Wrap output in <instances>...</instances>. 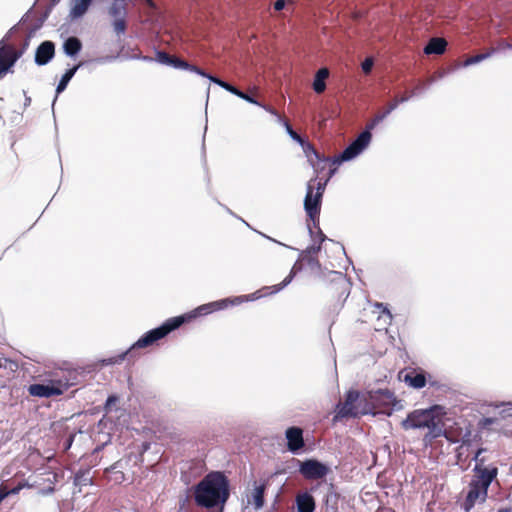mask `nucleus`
Masks as SVG:
<instances>
[{
  "label": "nucleus",
  "instance_id": "f257e3e1",
  "mask_svg": "<svg viewBox=\"0 0 512 512\" xmlns=\"http://www.w3.org/2000/svg\"><path fill=\"white\" fill-rule=\"evenodd\" d=\"M260 297H262V294H260V292H256L247 296H237L234 298H226L210 302L207 304H203L185 315L170 318L167 321H165L161 326L146 332L131 346L129 350L118 355L115 358H109L104 360V363L107 365L120 363L121 361L124 360L125 356L130 354L134 349L151 346L156 341L164 338L171 331L180 327L184 322L189 321L193 318L208 315L214 311L226 309L229 305H238L244 301H253L259 299Z\"/></svg>",
  "mask_w": 512,
  "mask_h": 512
},
{
  "label": "nucleus",
  "instance_id": "f03ea898",
  "mask_svg": "<svg viewBox=\"0 0 512 512\" xmlns=\"http://www.w3.org/2000/svg\"><path fill=\"white\" fill-rule=\"evenodd\" d=\"M229 497V484L221 472L207 474L196 486L194 499L197 505L212 508L224 504Z\"/></svg>",
  "mask_w": 512,
  "mask_h": 512
},
{
  "label": "nucleus",
  "instance_id": "7ed1b4c3",
  "mask_svg": "<svg viewBox=\"0 0 512 512\" xmlns=\"http://www.w3.org/2000/svg\"><path fill=\"white\" fill-rule=\"evenodd\" d=\"M496 478L495 471H485L477 468L476 474L472 476L467 486L465 498L461 503V508L464 512H470L475 506L486 502L488 489Z\"/></svg>",
  "mask_w": 512,
  "mask_h": 512
},
{
  "label": "nucleus",
  "instance_id": "20e7f679",
  "mask_svg": "<svg viewBox=\"0 0 512 512\" xmlns=\"http://www.w3.org/2000/svg\"><path fill=\"white\" fill-rule=\"evenodd\" d=\"M373 414L370 402V391L360 395L358 391L351 390L347 393L344 403L337 405V417H356L358 415Z\"/></svg>",
  "mask_w": 512,
  "mask_h": 512
},
{
  "label": "nucleus",
  "instance_id": "39448f33",
  "mask_svg": "<svg viewBox=\"0 0 512 512\" xmlns=\"http://www.w3.org/2000/svg\"><path fill=\"white\" fill-rule=\"evenodd\" d=\"M327 181L328 180L324 181L323 183L318 182L315 186L313 183L314 181L311 180L307 184V192L304 199V209L307 216L314 223V225L319 220L321 200Z\"/></svg>",
  "mask_w": 512,
  "mask_h": 512
},
{
  "label": "nucleus",
  "instance_id": "423d86ee",
  "mask_svg": "<svg viewBox=\"0 0 512 512\" xmlns=\"http://www.w3.org/2000/svg\"><path fill=\"white\" fill-rule=\"evenodd\" d=\"M401 424L405 430L428 428L434 437L437 436L435 432L437 423L434 408L414 410L408 414L407 418L404 419Z\"/></svg>",
  "mask_w": 512,
  "mask_h": 512
},
{
  "label": "nucleus",
  "instance_id": "0eeeda50",
  "mask_svg": "<svg viewBox=\"0 0 512 512\" xmlns=\"http://www.w3.org/2000/svg\"><path fill=\"white\" fill-rule=\"evenodd\" d=\"M371 128H367L361 132L358 137L334 160V163H342L350 161L360 155L369 145L372 135Z\"/></svg>",
  "mask_w": 512,
  "mask_h": 512
},
{
  "label": "nucleus",
  "instance_id": "6e6552de",
  "mask_svg": "<svg viewBox=\"0 0 512 512\" xmlns=\"http://www.w3.org/2000/svg\"><path fill=\"white\" fill-rule=\"evenodd\" d=\"M370 402L372 404L373 414L384 413L391 414L396 405L394 393L388 389H379L370 391Z\"/></svg>",
  "mask_w": 512,
  "mask_h": 512
},
{
  "label": "nucleus",
  "instance_id": "1a4fd4ad",
  "mask_svg": "<svg viewBox=\"0 0 512 512\" xmlns=\"http://www.w3.org/2000/svg\"><path fill=\"white\" fill-rule=\"evenodd\" d=\"M21 56V51H18L13 46L6 44L4 40L0 41V79L10 72L11 68Z\"/></svg>",
  "mask_w": 512,
  "mask_h": 512
},
{
  "label": "nucleus",
  "instance_id": "9d476101",
  "mask_svg": "<svg viewBox=\"0 0 512 512\" xmlns=\"http://www.w3.org/2000/svg\"><path fill=\"white\" fill-rule=\"evenodd\" d=\"M299 472L308 480H318L328 474L329 467L317 460L309 459L301 463Z\"/></svg>",
  "mask_w": 512,
  "mask_h": 512
},
{
  "label": "nucleus",
  "instance_id": "9b49d317",
  "mask_svg": "<svg viewBox=\"0 0 512 512\" xmlns=\"http://www.w3.org/2000/svg\"><path fill=\"white\" fill-rule=\"evenodd\" d=\"M266 483L264 481L253 483L252 490L247 494V504L253 505L255 509H261L264 505V492Z\"/></svg>",
  "mask_w": 512,
  "mask_h": 512
},
{
  "label": "nucleus",
  "instance_id": "f8f14e48",
  "mask_svg": "<svg viewBox=\"0 0 512 512\" xmlns=\"http://www.w3.org/2000/svg\"><path fill=\"white\" fill-rule=\"evenodd\" d=\"M29 394L35 397H51L62 394L60 386L52 384H32L28 388Z\"/></svg>",
  "mask_w": 512,
  "mask_h": 512
},
{
  "label": "nucleus",
  "instance_id": "ddd939ff",
  "mask_svg": "<svg viewBox=\"0 0 512 512\" xmlns=\"http://www.w3.org/2000/svg\"><path fill=\"white\" fill-rule=\"evenodd\" d=\"M55 53L54 43L51 41L42 42L35 53V62L37 65H46L53 57Z\"/></svg>",
  "mask_w": 512,
  "mask_h": 512
},
{
  "label": "nucleus",
  "instance_id": "4468645a",
  "mask_svg": "<svg viewBox=\"0 0 512 512\" xmlns=\"http://www.w3.org/2000/svg\"><path fill=\"white\" fill-rule=\"evenodd\" d=\"M288 449L296 452L304 446L303 432L298 427H290L286 430Z\"/></svg>",
  "mask_w": 512,
  "mask_h": 512
},
{
  "label": "nucleus",
  "instance_id": "2eb2a0df",
  "mask_svg": "<svg viewBox=\"0 0 512 512\" xmlns=\"http://www.w3.org/2000/svg\"><path fill=\"white\" fill-rule=\"evenodd\" d=\"M374 307L378 310L379 316L377 318L378 330L386 329L392 322V314L383 303H375Z\"/></svg>",
  "mask_w": 512,
  "mask_h": 512
},
{
  "label": "nucleus",
  "instance_id": "dca6fc26",
  "mask_svg": "<svg viewBox=\"0 0 512 512\" xmlns=\"http://www.w3.org/2000/svg\"><path fill=\"white\" fill-rule=\"evenodd\" d=\"M93 0H72L70 8V17L78 19L82 17L90 7Z\"/></svg>",
  "mask_w": 512,
  "mask_h": 512
},
{
  "label": "nucleus",
  "instance_id": "f3484780",
  "mask_svg": "<svg viewBox=\"0 0 512 512\" xmlns=\"http://www.w3.org/2000/svg\"><path fill=\"white\" fill-rule=\"evenodd\" d=\"M447 42L444 38H432L424 48V53L430 54H443L445 52Z\"/></svg>",
  "mask_w": 512,
  "mask_h": 512
},
{
  "label": "nucleus",
  "instance_id": "a211bd4d",
  "mask_svg": "<svg viewBox=\"0 0 512 512\" xmlns=\"http://www.w3.org/2000/svg\"><path fill=\"white\" fill-rule=\"evenodd\" d=\"M298 512H313L315 509V502L313 497L308 493H303L296 498Z\"/></svg>",
  "mask_w": 512,
  "mask_h": 512
},
{
  "label": "nucleus",
  "instance_id": "6ab92c4d",
  "mask_svg": "<svg viewBox=\"0 0 512 512\" xmlns=\"http://www.w3.org/2000/svg\"><path fill=\"white\" fill-rule=\"evenodd\" d=\"M329 76V70L327 68H321L317 71L314 81H313V90L316 93H322L326 89L325 80Z\"/></svg>",
  "mask_w": 512,
  "mask_h": 512
},
{
  "label": "nucleus",
  "instance_id": "aec40b11",
  "mask_svg": "<svg viewBox=\"0 0 512 512\" xmlns=\"http://www.w3.org/2000/svg\"><path fill=\"white\" fill-rule=\"evenodd\" d=\"M486 451L485 448H479L474 457H473V460L475 461V466L473 468V473L476 474V470L477 468H480V470H485V471H495L496 472V475L498 476V468L494 465H485V458L484 457H481L482 453H484Z\"/></svg>",
  "mask_w": 512,
  "mask_h": 512
},
{
  "label": "nucleus",
  "instance_id": "412c9836",
  "mask_svg": "<svg viewBox=\"0 0 512 512\" xmlns=\"http://www.w3.org/2000/svg\"><path fill=\"white\" fill-rule=\"evenodd\" d=\"M405 383L415 389H421L426 385V378L422 373H407L404 377Z\"/></svg>",
  "mask_w": 512,
  "mask_h": 512
},
{
  "label": "nucleus",
  "instance_id": "4be33fe9",
  "mask_svg": "<svg viewBox=\"0 0 512 512\" xmlns=\"http://www.w3.org/2000/svg\"><path fill=\"white\" fill-rule=\"evenodd\" d=\"M81 48V41L76 37H69L63 44L65 54L70 57H73L76 54H78Z\"/></svg>",
  "mask_w": 512,
  "mask_h": 512
},
{
  "label": "nucleus",
  "instance_id": "5701e85b",
  "mask_svg": "<svg viewBox=\"0 0 512 512\" xmlns=\"http://www.w3.org/2000/svg\"><path fill=\"white\" fill-rule=\"evenodd\" d=\"M126 1L127 0H114L113 4L109 8V15L113 18L126 17Z\"/></svg>",
  "mask_w": 512,
  "mask_h": 512
},
{
  "label": "nucleus",
  "instance_id": "b1692460",
  "mask_svg": "<svg viewBox=\"0 0 512 512\" xmlns=\"http://www.w3.org/2000/svg\"><path fill=\"white\" fill-rule=\"evenodd\" d=\"M81 66V64H78L76 66H74L73 68L71 69H68L61 77L58 85H57V88H56V93L57 94H60L61 92H63L69 81L72 79V77L75 75L76 71L79 69V67Z\"/></svg>",
  "mask_w": 512,
  "mask_h": 512
},
{
  "label": "nucleus",
  "instance_id": "393cba45",
  "mask_svg": "<svg viewBox=\"0 0 512 512\" xmlns=\"http://www.w3.org/2000/svg\"><path fill=\"white\" fill-rule=\"evenodd\" d=\"M298 270H300V267H298L297 263H295L294 266L292 267L289 275L280 284L274 285L271 287H267L266 289H271V292H270L271 294L281 291L283 288H285L288 284L291 283V281L293 280V278L296 275V272Z\"/></svg>",
  "mask_w": 512,
  "mask_h": 512
},
{
  "label": "nucleus",
  "instance_id": "a878e982",
  "mask_svg": "<svg viewBox=\"0 0 512 512\" xmlns=\"http://www.w3.org/2000/svg\"><path fill=\"white\" fill-rule=\"evenodd\" d=\"M399 105V101L397 99H394L393 101H391L386 109L383 111V113L381 114H378L377 116H375L374 120H373V123L369 126V128H373L374 125L382 122L390 113H392Z\"/></svg>",
  "mask_w": 512,
  "mask_h": 512
},
{
  "label": "nucleus",
  "instance_id": "bb28decb",
  "mask_svg": "<svg viewBox=\"0 0 512 512\" xmlns=\"http://www.w3.org/2000/svg\"><path fill=\"white\" fill-rule=\"evenodd\" d=\"M74 483L77 486H86L92 483V477L90 475V470H80L75 474Z\"/></svg>",
  "mask_w": 512,
  "mask_h": 512
},
{
  "label": "nucleus",
  "instance_id": "cd10ccee",
  "mask_svg": "<svg viewBox=\"0 0 512 512\" xmlns=\"http://www.w3.org/2000/svg\"><path fill=\"white\" fill-rule=\"evenodd\" d=\"M496 52V49L495 48H491L488 52L486 53H483V54H479V55H476V56H472V57H469L467 58L464 63H463V66L464 67H468V66H471L473 64H477L485 59H488L490 58L494 53Z\"/></svg>",
  "mask_w": 512,
  "mask_h": 512
},
{
  "label": "nucleus",
  "instance_id": "c85d7f7f",
  "mask_svg": "<svg viewBox=\"0 0 512 512\" xmlns=\"http://www.w3.org/2000/svg\"><path fill=\"white\" fill-rule=\"evenodd\" d=\"M210 81L219 85L221 88L225 89L226 91H228V92L232 93L233 95H236L237 97L240 98L242 91L239 90L238 88H236L235 86H233L217 77H210Z\"/></svg>",
  "mask_w": 512,
  "mask_h": 512
},
{
  "label": "nucleus",
  "instance_id": "c756f323",
  "mask_svg": "<svg viewBox=\"0 0 512 512\" xmlns=\"http://www.w3.org/2000/svg\"><path fill=\"white\" fill-rule=\"evenodd\" d=\"M210 81L219 85L221 88L225 89L226 91H228V92L232 93L233 95H236L237 97L240 98L242 91L239 90L238 88H236L235 86H233L217 77H210Z\"/></svg>",
  "mask_w": 512,
  "mask_h": 512
},
{
  "label": "nucleus",
  "instance_id": "7c9ffc66",
  "mask_svg": "<svg viewBox=\"0 0 512 512\" xmlns=\"http://www.w3.org/2000/svg\"><path fill=\"white\" fill-rule=\"evenodd\" d=\"M240 98L245 100V101H247V102H249V103H251V104H254V105L262 107L264 110H266L267 112H269L272 115H277V112L273 108H271L269 106H266L264 104H261L255 98L249 96L248 94H246L244 92L241 93Z\"/></svg>",
  "mask_w": 512,
  "mask_h": 512
},
{
  "label": "nucleus",
  "instance_id": "2f4dec72",
  "mask_svg": "<svg viewBox=\"0 0 512 512\" xmlns=\"http://www.w3.org/2000/svg\"><path fill=\"white\" fill-rule=\"evenodd\" d=\"M275 116L277 117L278 121H279V122H281V123L283 124V126L285 127V129H286V131H287L288 135H289V136H290L294 141H296L297 143L302 142V139H303V138H302L299 134H297V133L292 129V127L290 126V124H289L287 121L283 120V119L280 117V115H279L278 113H277V115H275Z\"/></svg>",
  "mask_w": 512,
  "mask_h": 512
},
{
  "label": "nucleus",
  "instance_id": "473e14b6",
  "mask_svg": "<svg viewBox=\"0 0 512 512\" xmlns=\"http://www.w3.org/2000/svg\"><path fill=\"white\" fill-rule=\"evenodd\" d=\"M113 30L117 36H121L126 31V20L125 17L122 18H114L112 22Z\"/></svg>",
  "mask_w": 512,
  "mask_h": 512
},
{
  "label": "nucleus",
  "instance_id": "72a5a7b5",
  "mask_svg": "<svg viewBox=\"0 0 512 512\" xmlns=\"http://www.w3.org/2000/svg\"><path fill=\"white\" fill-rule=\"evenodd\" d=\"M299 144L301 145L306 156L309 158V161H312V159L310 158L311 154L314 155L315 158H319L318 153L309 142H306L304 139H302V142H300Z\"/></svg>",
  "mask_w": 512,
  "mask_h": 512
},
{
  "label": "nucleus",
  "instance_id": "f704fd0d",
  "mask_svg": "<svg viewBox=\"0 0 512 512\" xmlns=\"http://www.w3.org/2000/svg\"><path fill=\"white\" fill-rule=\"evenodd\" d=\"M173 57L169 56L166 52L158 51L156 53V61L163 65L171 66Z\"/></svg>",
  "mask_w": 512,
  "mask_h": 512
},
{
  "label": "nucleus",
  "instance_id": "c9c22d12",
  "mask_svg": "<svg viewBox=\"0 0 512 512\" xmlns=\"http://www.w3.org/2000/svg\"><path fill=\"white\" fill-rule=\"evenodd\" d=\"M497 421L498 419L496 417H484L479 421L478 425L481 429H487L491 425L497 423Z\"/></svg>",
  "mask_w": 512,
  "mask_h": 512
},
{
  "label": "nucleus",
  "instance_id": "e433bc0d",
  "mask_svg": "<svg viewBox=\"0 0 512 512\" xmlns=\"http://www.w3.org/2000/svg\"><path fill=\"white\" fill-rule=\"evenodd\" d=\"M171 66L177 69L184 70H188V68H190V64L188 62L175 57H173Z\"/></svg>",
  "mask_w": 512,
  "mask_h": 512
},
{
  "label": "nucleus",
  "instance_id": "4c0bfd02",
  "mask_svg": "<svg viewBox=\"0 0 512 512\" xmlns=\"http://www.w3.org/2000/svg\"><path fill=\"white\" fill-rule=\"evenodd\" d=\"M373 65H374L373 58L368 57V58H366V59L362 62V64H361V68H362V70H363V72H364L365 74H368V73H370V72H371Z\"/></svg>",
  "mask_w": 512,
  "mask_h": 512
},
{
  "label": "nucleus",
  "instance_id": "58836bf2",
  "mask_svg": "<svg viewBox=\"0 0 512 512\" xmlns=\"http://www.w3.org/2000/svg\"><path fill=\"white\" fill-rule=\"evenodd\" d=\"M188 70L193 72V73H196V74H198V75H200L202 77L208 78L209 80H210V77H213L212 75L207 74L205 71H203L199 67L191 65V64H190V68H188Z\"/></svg>",
  "mask_w": 512,
  "mask_h": 512
},
{
  "label": "nucleus",
  "instance_id": "ea45409f",
  "mask_svg": "<svg viewBox=\"0 0 512 512\" xmlns=\"http://www.w3.org/2000/svg\"><path fill=\"white\" fill-rule=\"evenodd\" d=\"M118 398L114 395H111L107 398L105 403V411L110 412L112 409V406L117 402Z\"/></svg>",
  "mask_w": 512,
  "mask_h": 512
},
{
  "label": "nucleus",
  "instance_id": "a19ab883",
  "mask_svg": "<svg viewBox=\"0 0 512 512\" xmlns=\"http://www.w3.org/2000/svg\"><path fill=\"white\" fill-rule=\"evenodd\" d=\"M419 93V88H415L409 96H402L401 98L397 99L400 103L407 102L411 97L416 96Z\"/></svg>",
  "mask_w": 512,
  "mask_h": 512
},
{
  "label": "nucleus",
  "instance_id": "79ce46f5",
  "mask_svg": "<svg viewBox=\"0 0 512 512\" xmlns=\"http://www.w3.org/2000/svg\"><path fill=\"white\" fill-rule=\"evenodd\" d=\"M512 49V44L507 41H500L498 44V50Z\"/></svg>",
  "mask_w": 512,
  "mask_h": 512
},
{
  "label": "nucleus",
  "instance_id": "37998d69",
  "mask_svg": "<svg viewBox=\"0 0 512 512\" xmlns=\"http://www.w3.org/2000/svg\"><path fill=\"white\" fill-rule=\"evenodd\" d=\"M284 6H285V0H277L274 3V9L277 11L282 10L284 8Z\"/></svg>",
  "mask_w": 512,
  "mask_h": 512
},
{
  "label": "nucleus",
  "instance_id": "c03bdc74",
  "mask_svg": "<svg viewBox=\"0 0 512 512\" xmlns=\"http://www.w3.org/2000/svg\"><path fill=\"white\" fill-rule=\"evenodd\" d=\"M506 406H507V408L503 409L501 411V414H506L508 416H512V403H508Z\"/></svg>",
  "mask_w": 512,
  "mask_h": 512
},
{
  "label": "nucleus",
  "instance_id": "a18cd8bd",
  "mask_svg": "<svg viewBox=\"0 0 512 512\" xmlns=\"http://www.w3.org/2000/svg\"><path fill=\"white\" fill-rule=\"evenodd\" d=\"M261 235H262L263 237H265L266 239H268V240H270V241H272V242H274V243H277L278 245H281V246H284V247L290 248L288 245H286V244H284V243H281V242L277 241L276 239H273L272 237H270V236H268V235H265V234H263V233H261Z\"/></svg>",
  "mask_w": 512,
  "mask_h": 512
},
{
  "label": "nucleus",
  "instance_id": "49530a36",
  "mask_svg": "<svg viewBox=\"0 0 512 512\" xmlns=\"http://www.w3.org/2000/svg\"><path fill=\"white\" fill-rule=\"evenodd\" d=\"M320 249H321V246H320V244H319V245H317V246H315V245L310 246V247L307 249V251H308L309 253H317L318 251H320Z\"/></svg>",
  "mask_w": 512,
  "mask_h": 512
},
{
  "label": "nucleus",
  "instance_id": "de8ad7c7",
  "mask_svg": "<svg viewBox=\"0 0 512 512\" xmlns=\"http://www.w3.org/2000/svg\"><path fill=\"white\" fill-rule=\"evenodd\" d=\"M24 95H25V103L24 105L25 106H29L30 103H31V98L29 96L26 95V92L24 91Z\"/></svg>",
  "mask_w": 512,
  "mask_h": 512
},
{
  "label": "nucleus",
  "instance_id": "09e8293b",
  "mask_svg": "<svg viewBox=\"0 0 512 512\" xmlns=\"http://www.w3.org/2000/svg\"><path fill=\"white\" fill-rule=\"evenodd\" d=\"M325 240H326V236L321 231H319V241H320V243L324 242Z\"/></svg>",
  "mask_w": 512,
  "mask_h": 512
},
{
  "label": "nucleus",
  "instance_id": "8fccbe9b",
  "mask_svg": "<svg viewBox=\"0 0 512 512\" xmlns=\"http://www.w3.org/2000/svg\"><path fill=\"white\" fill-rule=\"evenodd\" d=\"M142 60L147 61V62L153 61V59L151 57H148V56L142 57Z\"/></svg>",
  "mask_w": 512,
  "mask_h": 512
},
{
  "label": "nucleus",
  "instance_id": "3c124183",
  "mask_svg": "<svg viewBox=\"0 0 512 512\" xmlns=\"http://www.w3.org/2000/svg\"><path fill=\"white\" fill-rule=\"evenodd\" d=\"M498 512H511V509L503 508V509H500Z\"/></svg>",
  "mask_w": 512,
  "mask_h": 512
},
{
  "label": "nucleus",
  "instance_id": "603ef678",
  "mask_svg": "<svg viewBox=\"0 0 512 512\" xmlns=\"http://www.w3.org/2000/svg\"><path fill=\"white\" fill-rule=\"evenodd\" d=\"M10 493H17L18 492V488H15V489H12L11 491H9Z\"/></svg>",
  "mask_w": 512,
  "mask_h": 512
},
{
  "label": "nucleus",
  "instance_id": "864d4df0",
  "mask_svg": "<svg viewBox=\"0 0 512 512\" xmlns=\"http://www.w3.org/2000/svg\"><path fill=\"white\" fill-rule=\"evenodd\" d=\"M501 406H504V404H503V403H501V404H496V405H495V407H496V408H499V407H501Z\"/></svg>",
  "mask_w": 512,
  "mask_h": 512
},
{
  "label": "nucleus",
  "instance_id": "5fc2aeb1",
  "mask_svg": "<svg viewBox=\"0 0 512 512\" xmlns=\"http://www.w3.org/2000/svg\"><path fill=\"white\" fill-rule=\"evenodd\" d=\"M147 2H148L150 5H152V0H147Z\"/></svg>",
  "mask_w": 512,
  "mask_h": 512
}]
</instances>
